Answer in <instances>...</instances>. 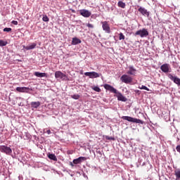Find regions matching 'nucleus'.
I'll use <instances>...</instances> for the list:
<instances>
[{
    "label": "nucleus",
    "mask_w": 180,
    "mask_h": 180,
    "mask_svg": "<svg viewBox=\"0 0 180 180\" xmlns=\"http://www.w3.org/2000/svg\"><path fill=\"white\" fill-rule=\"evenodd\" d=\"M120 80L122 82H124V84H131L133 82V78L127 75H123L120 77Z\"/></svg>",
    "instance_id": "39448f33"
},
{
    "label": "nucleus",
    "mask_w": 180,
    "mask_h": 180,
    "mask_svg": "<svg viewBox=\"0 0 180 180\" xmlns=\"http://www.w3.org/2000/svg\"><path fill=\"white\" fill-rule=\"evenodd\" d=\"M31 108H33L34 109H37L39 106H40V101H33L31 102Z\"/></svg>",
    "instance_id": "a211bd4d"
},
{
    "label": "nucleus",
    "mask_w": 180,
    "mask_h": 180,
    "mask_svg": "<svg viewBox=\"0 0 180 180\" xmlns=\"http://www.w3.org/2000/svg\"><path fill=\"white\" fill-rule=\"evenodd\" d=\"M115 94L118 101H121L122 102H126V101H127V98L124 97L122 93L117 91Z\"/></svg>",
    "instance_id": "f8f14e48"
},
{
    "label": "nucleus",
    "mask_w": 180,
    "mask_h": 180,
    "mask_svg": "<svg viewBox=\"0 0 180 180\" xmlns=\"http://www.w3.org/2000/svg\"><path fill=\"white\" fill-rule=\"evenodd\" d=\"M119 8H122V9H124L126 8V4L124 3L122 1H120L117 4Z\"/></svg>",
    "instance_id": "4be33fe9"
},
{
    "label": "nucleus",
    "mask_w": 180,
    "mask_h": 180,
    "mask_svg": "<svg viewBox=\"0 0 180 180\" xmlns=\"http://www.w3.org/2000/svg\"><path fill=\"white\" fill-rule=\"evenodd\" d=\"M3 32H7L8 33L9 32H12V28H11V27H6V28H4L3 30Z\"/></svg>",
    "instance_id": "c756f323"
},
{
    "label": "nucleus",
    "mask_w": 180,
    "mask_h": 180,
    "mask_svg": "<svg viewBox=\"0 0 180 180\" xmlns=\"http://www.w3.org/2000/svg\"><path fill=\"white\" fill-rule=\"evenodd\" d=\"M84 75L86 77H89V78L94 79V78H99L100 75L96 72H84Z\"/></svg>",
    "instance_id": "1a4fd4ad"
},
{
    "label": "nucleus",
    "mask_w": 180,
    "mask_h": 180,
    "mask_svg": "<svg viewBox=\"0 0 180 180\" xmlns=\"http://www.w3.org/2000/svg\"><path fill=\"white\" fill-rule=\"evenodd\" d=\"M71 98H72V99H79L80 98V96L79 94H74L71 96Z\"/></svg>",
    "instance_id": "c85d7f7f"
},
{
    "label": "nucleus",
    "mask_w": 180,
    "mask_h": 180,
    "mask_svg": "<svg viewBox=\"0 0 180 180\" xmlns=\"http://www.w3.org/2000/svg\"><path fill=\"white\" fill-rule=\"evenodd\" d=\"M134 92L136 94H139V95H140V94H141V91H140V90H135Z\"/></svg>",
    "instance_id": "473e14b6"
},
{
    "label": "nucleus",
    "mask_w": 180,
    "mask_h": 180,
    "mask_svg": "<svg viewBox=\"0 0 180 180\" xmlns=\"http://www.w3.org/2000/svg\"><path fill=\"white\" fill-rule=\"evenodd\" d=\"M139 89H144L145 91H150V89H148L147 86L142 85L141 86H139Z\"/></svg>",
    "instance_id": "cd10ccee"
},
{
    "label": "nucleus",
    "mask_w": 180,
    "mask_h": 180,
    "mask_svg": "<svg viewBox=\"0 0 180 180\" xmlns=\"http://www.w3.org/2000/svg\"><path fill=\"white\" fill-rule=\"evenodd\" d=\"M80 43H81V39L77 37L72 38V44H73L74 46L77 44H80Z\"/></svg>",
    "instance_id": "aec40b11"
},
{
    "label": "nucleus",
    "mask_w": 180,
    "mask_h": 180,
    "mask_svg": "<svg viewBox=\"0 0 180 180\" xmlns=\"http://www.w3.org/2000/svg\"><path fill=\"white\" fill-rule=\"evenodd\" d=\"M139 12H140V13H141V15H143V16H147L148 18V16H150V13L148 11H147V9L143 8V7H140L138 9Z\"/></svg>",
    "instance_id": "ddd939ff"
},
{
    "label": "nucleus",
    "mask_w": 180,
    "mask_h": 180,
    "mask_svg": "<svg viewBox=\"0 0 180 180\" xmlns=\"http://www.w3.org/2000/svg\"><path fill=\"white\" fill-rule=\"evenodd\" d=\"M11 23L13 24V25H15V26L18 25V21H16V20H13L12 22H11Z\"/></svg>",
    "instance_id": "2f4dec72"
},
{
    "label": "nucleus",
    "mask_w": 180,
    "mask_h": 180,
    "mask_svg": "<svg viewBox=\"0 0 180 180\" xmlns=\"http://www.w3.org/2000/svg\"><path fill=\"white\" fill-rule=\"evenodd\" d=\"M71 11H72V13H75V10L71 9Z\"/></svg>",
    "instance_id": "e433bc0d"
},
{
    "label": "nucleus",
    "mask_w": 180,
    "mask_h": 180,
    "mask_svg": "<svg viewBox=\"0 0 180 180\" xmlns=\"http://www.w3.org/2000/svg\"><path fill=\"white\" fill-rule=\"evenodd\" d=\"M16 91L18 92H27V91H29V88H27V87H17Z\"/></svg>",
    "instance_id": "6ab92c4d"
},
{
    "label": "nucleus",
    "mask_w": 180,
    "mask_h": 180,
    "mask_svg": "<svg viewBox=\"0 0 180 180\" xmlns=\"http://www.w3.org/2000/svg\"><path fill=\"white\" fill-rule=\"evenodd\" d=\"M125 37L124 34H123V33L120 32L119 34V40H124Z\"/></svg>",
    "instance_id": "a878e982"
},
{
    "label": "nucleus",
    "mask_w": 180,
    "mask_h": 180,
    "mask_svg": "<svg viewBox=\"0 0 180 180\" xmlns=\"http://www.w3.org/2000/svg\"><path fill=\"white\" fill-rule=\"evenodd\" d=\"M122 119H123V120H127V122H131V123H138L139 124H143V123H144L141 120L129 116H122Z\"/></svg>",
    "instance_id": "f03ea898"
},
{
    "label": "nucleus",
    "mask_w": 180,
    "mask_h": 180,
    "mask_svg": "<svg viewBox=\"0 0 180 180\" xmlns=\"http://www.w3.org/2000/svg\"><path fill=\"white\" fill-rule=\"evenodd\" d=\"M48 158L49 160H52L53 161H57V157L54 154H49Z\"/></svg>",
    "instance_id": "5701e85b"
},
{
    "label": "nucleus",
    "mask_w": 180,
    "mask_h": 180,
    "mask_svg": "<svg viewBox=\"0 0 180 180\" xmlns=\"http://www.w3.org/2000/svg\"><path fill=\"white\" fill-rule=\"evenodd\" d=\"M160 70L161 71H162V72H165V74L171 72V65H169V64L168 63H165L161 65Z\"/></svg>",
    "instance_id": "6e6552de"
},
{
    "label": "nucleus",
    "mask_w": 180,
    "mask_h": 180,
    "mask_svg": "<svg viewBox=\"0 0 180 180\" xmlns=\"http://www.w3.org/2000/svg\"><path fill=\"white\" fill-rule=\"evenodd\" d=\"M55 78H56V79H61V81H70L68 76L61 71H56L55 72Z\"/></svg>",
    "instance_id": "f257e3e1"
},
{
    "label": "nucleus",
    "mask_w": 180,
    "mask_h": 180,
    "mask_svg": "<svg viewBox=\"0 0 180 180\" xmlns=\"http://www.w3.org/2000/svg\"><path fill=\"white\" fill-rule=\"evenodd\" d=\"M46 133H47V134H51V131H50V129H48L46 131Z\"/></svg>",
    "instance_id": "f704fd0d"
},
{
    "label": "nucleus",
    "mask_w": 180,
    "mask_h": 180,
    "mask_svg": "<svg viewBox=\"0 0 180 180\" xmlns=\"http://www.w3.org/2000/svg\"><path fill=\"white\" fill-rule=\"evenodd\" d=\"M129 71L127 72L128 75H134L136 74V71H137L133 66L129 67Z\"/></svg>",
    "instance_id": "2eb2a0df"
},
{
    "label": "nucleus",
    "mask_w": 180,
    "mask_h": 180,
    "mask_svg": "<svg viewBox=\"0 0 180 180\" xmlns=\"http://www.w3.org/2000/svg\"><path fill=\"white\" fill-rule=\"evenodd\" d=\"M167 77L169 78V79H170L171 81H173V82L174 84H176V85H178L179 86H180V79L178 77L174 76L172 74L169 73L167 75Z\"/></svg>",
    "instance_id": "423d86ee"
},
{
    "label": "nucleus",
    "mask_w": 180,
    "mask_h": 180,
    "mask_svg": "<svg viewBox=\"0 0 180 180\" xmlns=\"http://www.w3.org/2000/svg\"><path fill=\"white\" fill-rule=\"evenodd\" d=\"M87 27H90L91 29H94V25L92 24H87Z\"/></svg>",
    "instance_id": "7c9ffc66"
},
{
    "label": "nucleus",
    "mask_w": 180,
    "mask_h": 180,
    "mask_svg": "<svg viewBox=\"0 0 180 180\" xmlns=\"http://www.w3.org/2000/svg\"><path fill=\"white\" fill-rule=\"evenodd\" d=\"M101 23L102 24L103 30L108 34H110V25H109L108 21H102Z\"/></svg>",
    "instance_id": "0eeeda50"
},
{
    "label": "nucleus",
    "mask_w": 180,
    "mask_h": 180,
    "mask_svg": "<svg viewBox=\"0 0 180 180\" xmlns=\"http://www.w3.org/2000/svg\"><path fill=\"white\" fill-rule=\"evenodd\" d=\"M82 161H86V158H85V157H79V158H78L77 159H74L73 160V164L77 165L78 164H81L82 162Z\"/></svg>",
    "instance_id": "4468645a"
},
{
    "label": "nucleus",
    "mask_w": 180,
    "mask_h": 180,
    "mask_svg": "<svg viewBox=\"0 0 180 180\" xmlns=\"http://www.w3.org/2000/svg\"><path fill=\"white\" fill-rule=\"evenodd\" d=\"M91 89L95 91L96 92H101V88H99L98 86H92Z\"/></svg>",
    "instance_id": "393cba45"
},
{
    "label": "nucleus",
    "mask_w": 180,
    "mask_h": 180,
    "mask_svg": "<svg viewBox=\"0 0 180 180\" xmlns=\"http://www.w3.org/2000/svg\"><path fill=\"white\" fill-rule=\"evenodd\" d=\"M8 44V41L0 39V47H4Z\"/></svg>",
    "instance_id": "b1692460"
},
{
    "label": "nucleus",
    "mask_w": 180,
    "mask_h": 180,
    "mask_svg": "<svg viewBox=\"0 0 180 180\" xmlns=\"http://www.w3.org/2000/svg\"><path fill=\"white\" fill-rule=\"evenodd\" d=\"M34 75H35V77H37L38 78H43V77H46L47 78V73H43V72H35L34 73Z\"/></svg>",
    "instance_id": "dca6fc26"
},
{
    "label": "nucleus",
    "mask_w": 180,
    "mask_h": 180,
    "mask_svg": "<svg viewBox=\"0 0 180 180\" xmlns=\"http://www.w3.org/2000/svg\"><path fill=\"white\" fill-rule=\"evenodd\" d=\"M0 151L1 153H4V154H6V155H11L12 154V148L11 147H8L7 146H0Z\"/></svg>",
    "instance_id": "7ed1b4c3"
},
{
    "label": "nucleus",
    "mask_w": 180,
    "mask_h": 180,
    "mask_svg": "<svg viewBox=\"0 0 180 180\" xmlns=\"http://www.w3.org/2000/svg\"><path fill=\"white\" fill-rule=\"evenodd\" d=\"M42 20L44 22H49V20H50V19L49 18V17L47 15H43V18H42Z\"/></svg>",
    "instance_id": "bb28decb"
},
{
    "label": "nucleus",
    "mask_w": 180,
    "mask_h": 180,
    "mask_svg": "<svg viewBox=\"0 0 180 180\" xmlns=\"http://www.w3.org/2000/svg\"><path fill=\"white\" fill-rule=\"evenodd\" d=\"M70 165L72 166V167H74V162L72 163V162H70Z\"/></svg>",
    "instance_id": "c9c22d12"
},
{
    "label": "nucleus",
    "mask_w": 180,
    "mask_h": 180,
    "mask_svg": "<svg viewBox=\"0 0 180 180\" xmlns=\"http://www.w3.org/2000/svg\"><path fill=\"white\" fill-rule=\"evenodd\" d=\"M134 36H140L142 38L147 37L148 36V31L146 28L139 30L135 32Z\"/></svg>",
    "instance_id": "20e7f679"
},
{
    "label": "nucleus",
    "mask_w": 180,
    "mask_h": 180,
    "mask_svg": "<svg viewBox=\"0 0 180 180\" xmlns=\"http://www.w3.org/2000/svg\"><path fill=\"white\" fill-rule=\"evenodd\" d=\"M104 88L106 91H110L112 94H117V90L110 84H104Z\"/></svg>",
    "instance_id": "9b49d317"
},
{
    "label": "nucleus",
    "mask_w": 180,
    "mask_h": 180,
    "mask_svg": "<svg viewBox=\"0 0 180 180\" xmlns=\"http://www.w3.org/2000/svg\"><path fill=\"white\" fill-rule=\"evenodd\" d=\"M79 13L84 18H89L91 15V12L86 9L79 10Z\"/></svg>",
    "instance_id": "9d476101"
},
{
    "label": "nucleus",
    "mask_w": 180,
    "mask_h": 180,
    "mask_svg": "<svg viewBox=\"0 0 180 180\" xmlns=\"http://www.w3.org/2000/svg\"><path fill=\"white\" fill-rule=\"evenodd\" d=\"M106 139L107 140H114L112 137H109V136H107Z\"/></svg>",
    "instance_id": "72a5a7b5"
},
{
    "label": "nucleus",
    "mask_w": 180,
    "mask_h": 180,
    "mask_svg": "<svg viewBox=\"0 0 180 180\" xmlns=\"http://www.w3.org/2000/svg\"><path fill=\"white\" fill-rule=\"evenodd\" d=\"M174 175L176 176V180H180V169L174 170Z\"/></svg>",
    "instance_id": "412c9836"
},
{
    "label": "nucleus",
    "mask_w": 180,
    "mask_h": 180,
    "mask_svg": "<svg viewBox=\"0 0 180 180\" xmlns=\"http://www.w3.org/2000/svg\"><path fill=\"white\" fill-rule=\"evenodd\" d=\"M36 46H37V44L32 43L27 46H23V49H25V50H33V49H36Z\"/></svg>",
    "instance_id": "f3484780"
}]
</instances>
